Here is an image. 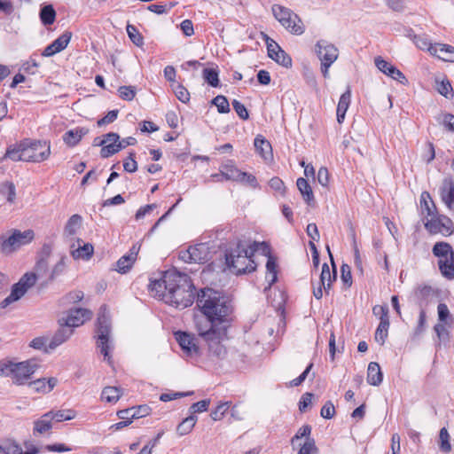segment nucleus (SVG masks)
<instances>
[{
	"label": "nucleus",
	"instance_id": "f257e3e1",
	"mask_svg": "<svg viewBox=\"0 0 454 454\" xmlns=\"http://www.w3.org/2000/svg\"><path fill=\"white\" fill-rule=\"evenodd\" d=\"M197 306L202 315L195 317L196 330L207 343L209 352L221 357L225 354L223 341L227 338L232 312L231 301L220 292L206 288L198 294Z\"/></svg>",
	"mask_w": 454,
	"mask_h": 454
},
{
	"label": "nucleus",
	"instance_id": "f03ea898",
	"mask_svg": "<svg viewBox=\"0 0 454 454\" xmlns=\"http://www.w3.org/2000/svg\"><path fill=\"white\" fill-rule=\"evenodd\" d=\"M262 250L263 254L269 253L268 246L262 242H253L247 244L240 241L237 244L236 248L226 254L225 261L228 268L235 274H242L251 272L255 270V263L253 256L255 252Z\"/></svg>",
	"mask_w": 454,
	"mask_h": 454
},
{
	"label": "nucleus",
	"instance_id": "7ed1b4c3",
	"mask_svg": "<svg viewBox=\"0 0 454 454\" xmlns=\"http://www.w3.org/2000/svg\"><path fill=\"white\" fill-rule=\"evenodd\" d=\"M168 293H167L168 304L183 309L193 303L195 298V286L187 274L174 271V275L168 277Z\"/></svg>",
	"mask_w": 454,
	"mask_h": 454
},
{
	"label": "nucleus",
	"instance_id": "20e7f679",
	"mask_svg": "<svg viewBox=\"0 0 454 454\" xmlns=\"http://www.w3.org/2000/svg\"><path fill=\"white\" fill-rule=\"evenodd\" d=\"M97 348L104 360L112 364V356L110 354L113 349V341L111 339V322L110 316L106 307L100 308L97 320Z\"/></svg>",
	"mask_w": 454,
	"mask_h": 454
},
{
	"label": "nucleus",
	"instance_id": "39448f33",
	"mask_svg": "<svg viewBox=\"0 0 454 454\" xmlns=\"http://www.w3.org/2000/svg\"><path fill=\"white\" fill-rule=\"evenodd\" d=\"M37 364L34 360L20 363L12 361H0V376H6L20 385L23 384L35 372Z\"/></svg>",
	"mask_w": 454,
	"mask_h": 454
},
{
	"label": "nucleus",
	"instance_id": "423d86ee",
	"mask_svg": "<svg viewBox=\"0 0 454 454\" xmlns=\"http://www.w3.org/2000/svg\"><path fill=\"white\" fill-rule=\"evenodd\" d=\"M35 238L33 230L21 231L12 229L0 235V252L4 254H11L21 247L29 244Z\"/></svg>",
	"mask_w": 454,
	"mask_h": 454
},
{
	"label": "nucleus",
	"instance_id": "0eeeda50",
	"mask_svg": "<svg viewBox=\"0 0 454 454\" xmlns=\"http://www.w3.org/2000/svg\"><path fill=\"white\" fill-rule=\"evenodd\" d=\"M274 18L291 34L301 35L305 31L301 18L292 10L280 4H274L271 7Z\"/></svg>",
	"mask_w": 454,
	"mask_h": 454
},
{
	"label": "nucleus",
	"instance_id": "6e6552de",
	"mask_svg": "<svg viewBox=\"0 0 454 454\" xmlns=\"http://www.w3.org/2000/svg\"><path fill=\"white\" fill-rule=\"evenodd\" d=\"M314 51L320 60V71L323 76L328 79L330 77L329 69L339 57L338 48L329 41L320 39L315 43Z\"/></svg>",
	"mask_w": 454,
	"mask_h": 454
},
{
	"label": "nucleus",
	"instance_id": "1a4fd4ad",
	"mask_svg": "<svg viewBox=\"0 0 454 454\" xmlns=\"http://www.w3.org/2000/svg\"><path fill=\"white\" fill-rule=\"evenodd\" d=\"M37 278V275L34 272L24 274L19 282L12 286L11 294L0 302V307L5 309L10 304L23 297L25 294L35 286Z\"/></svg>",
	"mask_w": 454,
	"mask_h": 454
},
{
	"label": "nucleus",
	"instance_id": "9d476101",
	"mask_svg": "<svg viewBox=\"0 0 454 454\" xmlns=\"http://www.w3.org/2000/svg\"><path fill=\"white\" fill-rule=\"evenodd\" d=\"M23 161L41 162L51 154L50 145L46 142H23Z\"/></svg>",
	"mask_w": 454,
	"mask_h": 454
},
{
	"label": "nucleus",
	"instance_id": "9b49d317",
	"mask_svg": "<svg viewBox=\"0 0 454 454\" xmlns=\"http://www.w3.org/2000/svg\"><path fill=\"white\" fill-rule=\"evenodd\" d=\"M425 228L431 234H442V236H450L454 231L452 221L446 215L438 214L425 222Z\"/></svg>",
	"mask_w": 454,
	"mask_h": 454
},
{
	"label": "nucleus",
	"instance_id": "f8f14e48",
	"mask_svg": "<svg viewBox=\"0 0 454 454\" xmlns=\"http://www.w3.org/2000/svg\"><path fill=\"white\" fill-rule=\"evenodd\" d=\"M209 254L208 245L201 243L190 247L187 250L181 251L179 257L182 261L188 263H204L209 260Z\"/></svg>",
	"mask_w": 454,
	"mask_h": 454
},
{
	"label": "nucleus",
	"instance_id": "ddd939ff",
	"mask_svg": "<svg viewBox=\"0 0 454 454\" xmlns=\"http://www.w3.org/2000/svg\"><path fill=\"white\" fill-rule=\"evenodd\" d=\"M76 417V412L73 410L51 411L43 414L35 426H51L55 423H61L71 420Z\"/></svg>",
	"mask_w": 454,
	"mask_h": 454
},
{
	"label": "nucleus",
	"instance_id": "4468645a",
	"mask_svg": "<svg viewBox=\"0 0 454 454\" xmlns=\"http://www.w3.org/2000/svg\"><path fill=\"white\" fill-rule=\"evenodd\" d=\"M150 411L151 409L147 405H140L120 411L117 414L121 421L114 424V426H129L136 419L146 417L150 414Z\"/></svg>",
	"mask_w": 454,
	"mask_h": 454
},
{
	"label": "nucleus",
	"instance_id": "2eb2a0df",
	"mask_svg": "<svg viewBox=\"0 0 454 454\" xmlns=\"http://www.w3.org/2000/svg\"><path fill=\"white\" fill-rule=\"evenodd\" d=\"M264 37L267 44L268 56L278 64L285 67H291V57L284 50H282L281 47L273 39L270 38L266 35H264Z\"/></svg>",
	"mask_w": 454,
	"mask_h": 454
},
{
	"label": "nucleus",
	"instance_id": "dca6fc26",
	"mask_svg": "<svg viewBox=\"0 0 454 454\" xmlns=\"http://www.w3.org/2000/svg\"><path fill=\"white\" fill-rule=\"evenodd\" d=\"M374 63L377 68L386 75L391 77L392 79L399 82L402 84H407L408 81L404 74L395 66L386 61L381 57H376L374 59Z\"/></svg>",
	"mask_w": 454,
	"mask_h": 454
},
{
	"label": "nucleus",
	"instance_id": "f3484780",
	"mask_svg": "<svg viewBox=\"0 0 454 454\" xmlns=\"http://www.w3.org/2000/svg\"><path fill=\"white\" fill-rule=\"evenodd\" d=\"M92 316V312L86 309H71L64 321V325L72 329V327H77L83 325L86 321L90 320Z\"/></svg>",
	"mask_w": 454,
	"mask_h": 454
},
{
	"label": "nucleus",
	"instance_id": "a211bd4d",
	"mask_svg": "<svg viewBox=\"0 0 454 454\" xmlns=\"http://www.w3.org/2000/svg\"><path fill=\"white\" fill-rule=\"evenodd\" d=\"M173 275L174 271H169L166 272L160 279L151 280L149 290L152 295L167 302L166 294L168 293V284L167 281L168 280V277Z\"/></svg>",
	"mask_w": 454,
	"mask_h": 454
},
{
	"label": "nucleus",
	"instance_id": "6ab92c4d",
	"mask_svg": "<svg viewBox=\"0 0 454 454\" xmlns=\"http://www.w3.org/2000/svg\"><path fill=\"white\" fill-rule=\"evenodd\" d=\"M176 339L185 355L192 356L199 354V347L194 336L184 332H178L176 333Z\"/></svg>",
	"mask_w": 454,
	"mask_h": 454
},
{
	"label": "nucleus",
	"instance_id": "aec40b11",
	"mask_svg": "<svg viewBox=\"0 0 454 454\" xmlns=\"http://www.w3.org/2000/svg\"><path fill=\"white\" fill-rule=\"evenodd\" d=\"M140 250L139 244H134L129 253L121 256L116 262L115 270L120 273L128 272L137 258V254Z\"/></svg>",
	"mask_w": 454,
	"mask_h": 454
},
{
	"label": "nucleus",
	"instance_id": "412c9836",
	"mask_svg": "<svg viewBox=\"0 0 454 454\" xmlns=\"http://www.w3.org/2000/svg\"><path fill=\"white\" fill-rule=\"evenodd\" d=\"M72 37L71 32H65L57 39H55L51 44H49L43 51L42 55L43 57H51L56 53H59L65 50Z\"/></svg>",
	"mask_w": 454,
	"mask_h": 454
},
{
	"label": "nucleus",
	"instance_id": "4be33fe9",
	"mask_svg": "<svg viewBox=\"0 0 454 454\" xmlns=\"http://www.w3.org/2000/svg\"><path fill=\"white\" fill-rule=\"evenodd\" d=\"M440 195L442 202L450 210H454V180L445 178L440 188Z\"/></svg>",
	"mask_w": 454,
	"mask_h": 454
},
{
	"label": "nucleus",
	"instance_id": "5701e85b",
	"mask_svg": "<svg viewBox=\"0 0 454 454\" xmlns=\"http://www.w3.org/2000/svg\"><path fill=\"white\" fill-rule=\"evenodd\" d=\"M431 55L443 61L454 62V47L449 44L435 43L431 50Z\"/></svg>",
	"mask_w": 454,
	"mask_h": 454
},
{
	"label": "nucleus",
	"instance_id": "b1692460",
	"mask_svg": "<svg viewBox=\"0 0 454 454\" xmlns=\"http://www.w3.org/2000/svg\"><path fill=\"white\" fill-rule=\"evenodd\" d=\"M419 206L423 215H427V217L435 216L437 209L434 202L433 201L431 195L427 192H423L419 198Z\"/></svg>",
	"mask_w": 454,
	"mask_h": 454
},
{
	"label": "nucleus",
	"instance_id": "393cba45",
	"mask_svg": "<svg viewBox=\"0 0 454 454\" xmlns=\"http://www.w3.org/2000/svg\"><path fill=\"white\" fill-rule=\"evenodd\" d=\"M441 274L447 279H454V254L438 259Z\"/></svg>",
	"mask_w": 454,
	"mask_h": 454
},
{
	"label": "nucleus",
	"instance_id": "a878e982",
	"mask_svg": "<svg viewBox=\"0 0 454 454\" xmlns=\"http://www.w3.org/2000/svg\"><path fill=\"white\" fill-rule=\"evenodd\" d=\"M351 98V91L350 89L348 90L340 96L338 106H337V121L340 124L345 120V114L348 111L350 104Z\"/></svg>",
	"mask_w": 454,
	"mask_h": 454
},
{
	"label": "nucleus",
	"instance_id": "bb28decb",
	"mask_svg": "<svg viewBox=\"0 0 454 454\" xmlns=\"http://www.w3.org/2000/svg\"><path fill=\"white\" fill-rule=\"evenodd\" d=\"M38 450L35 445H31L29 451L23 453L21 448L12 441H6L0 444V453L4 454H36Z\"/></svg>",
	"mask_w": 454,
	"mask_h": 454
},
{
	"label": "nucleus",
	"instance_id": "cd10ccee",
	"mask_svg": "<svg viewBox=\"0 0 454 454\" xmlns=\"http://www.w3.org/2000/svg\"><path fill=\"white\" fill-rule=\"evenodd\" d=\"M333 266L334 267V263L332 261ZM336 270L333 268V273L330 271V268L327 263H324L322 265V270L320 274V281L319 284L322 285L325 293H328V290L331 288L332 282L336 279Z\"/></svg>",
	"mask_w": 454,
	"mask_h": 454
},
{
	"label": "nucleus",
	"instance_id": "c85d7f7f",
	"mask_svg": "<svg viewBox=\"0 0 454 454\" xmlns=\"http://www.w3.org/2000/svg\"><path fill=\"white\" fill-rule=\"evenodd\" d=\"M89 132L85 128H76L67 131L63 136V140L69 146L76 145L82 138Z\"/></svg>",
	"mask_w": 454,
	"mask_h": 454
},
{
	"label": "nucleus",
	"instance_id": "c756f323",
	"mask_svg": "<svg viewBox=\"0 0 454 454\" xmlns=\"http://www.w3.org/2000/svg\"><path fill=\"white\" fill-rule=\"evenodd\" d=\"M254 147L265 160H270L272 159L271 145L266 139L263 138L262 136L258 135L254 138Z\"/></svg>",
	"mask_w": 454,
	"mask_h": 454
},
{
	"label": "nucleus",
	"instance_id": "7c9ffc66",
	"mask_svg": "<svg viewBox=\"0 0 454 454\" xmlns=\"http://www.w3.org/2000/svg\"><path fill=\"white\" fill-rule=\"evenodd\" d=\"M221 173L225 180L237 182L240 177L242 171L239 169L231 160L221 165Z\"/></svg>",
	"mask_w": 454,
	"mask_h": 454
},
{
	"label": "nucleus",
	"instance_id": "2f4dec72",
	"mask_svg": "<svg viewBox=\"0 0 454 454\" xmlns=\"http://www.w3.org/2000/svg\"><path fill=\"white\" fill-rule=\"evenodd\" d=\"M383 380L380 364L376 362H371L367 369V381L370 385L379 386Z\"/></svg>",
	"mask_w": 454,
	"mask_h": 454
},
{
	"label": "nucleus",
	"instance_id": "473e14b6",
	"mask_svg": "<svg viewBox=\"0 0 454 454\" xmlns=\"http://www.w3.org/2000/svg\"><path fill=\"white\" fill-rule=\"evenodd\" d=\"M82 218L79 215H73L67 222L64 228V235L67 237L74 236L81 228Z\"/></svg>",
	"mask_w": 454,
	"mask_h": 454
},
{
	"label": "nucleus",
	"instance_id": "72a5a7b5",
	"mask_svg": "<svg viewBox=\"0 0 454 454\" xmlns=\"http://www.w3.org/2000/svg\"><path fill=\"white\" fill-rule=\"evenodd\" d=\"M122 395V389L118 387H106L101 393V399L106 403H116Z\"/></svg>",
	"mask_w": 454,
	"mask_h": 454
},
{
	"label": "nucleus",
	"instance_id": "f704fd0d",
	"mask_svg": "<svg viewBox=\"0 0 454 454\" xmlns=\"http://www.w3.org/2000/svg\"><path fill=\"white\" fill-rule=\"evenodd\" d=\"M438 323L447 325L449 326L454 325V317L451 315L448 306L445 303H440L437 306Z\"/></svg>",
	"mask_w": 454,
	"mask_h": 454
},
{
	"label": "nucleus",
	"instance_id": "c9c22d12",
	"mask_svg": "<svg viewBox=\"0 0 454 454\" xmlns=\"http://www.w3.org/2000/svg\"><path fill=\"white\" fill-rule=\"evenodd\" d=\"M77 242L81 243V240L78 239ZM93 246L90 243H86L82 246L79 244V247L76 249H73L71 254L74 259H90L93 254Z\"/></svg>",
	"mask_w": 454,
	"mask_h": 454
},
{
	"label": "nucleus",
	"instance_id": "e433bc0d",
	"mask_svg": "<svg viewBox=\"0 0 454 454\" xmlns=\"http://www.w3.org/2000/svg\"><path fill=\"white\" fill-rule=\"evenodd\" d=\"M57 383L58 380L56 378H50L47 380L45 379H40L34 381L31 387L36 391L49 393L54 388Z\"/></svg>",
	"mask_w": 454,
	"mask_h": 454
},
{
	"label": "nucleus",
	"instance_id": "4c0bfd02",
	"mask_svg": "<svg viewBox=\"0 0 454 454\" xmlns=\"http://www.w3.org/2000/svg\"><path fill=\"white\" fill-rule=\"evenodd\" d=\"M73 334V330L68 326L61 327L53 336L50 348H53L65 342Z\"/></svg>",
	"mask_w": 454,
	"mask_h": 454
},
{
	"label": "nucleus",
	"instance_id": "58836bf2",
	"mask_svg": "<svg viewBox=\"0 0 454 454\" xmlns=\"http://www.w3.org/2000/svg\"><path fill=\"white\" fill-rule=\"evenodd\" d=\"M16 198L15 185L12 183H4L0 187V200L12 204Z\"/></svg>",
	"mask_w": 454,
	"mask_h": 454
},
{
	"label": "nucleus",
	"instance_id": "ea45409f",
	"mask_svg": "<svg viewBox=\"0 0 454 454\" xmlns=\"http://www.w3.org/2000/svg\"><path fill=\"white\" fill-rule=\"evenodd\" d=\"M434 256L438 259L454 254L451 246L447 242H436L432 249Z\"/></svg>",
	"mask_w": 454,
	"mask_h": 454
},
{
	"label": "nucleus",
	"instance_id": "a19ab883",
	"mask_svg": "<svg viewBox=\"0 0 454 454\" xmlns=\"http://www.w3.org/2000/svg\"><path fill=\"white\" fill-rule=\"evenodd\" d=\"M389 319H382L375 332V340L380 344L383 345L388 335Z\"/></svg>",
	"mask_w": 454,
	"mask_h": 454
},
{
	"label": "nucleus",
	"instance_id": "79ce46f5",
	"mask_svg": "<svg viewBox=\"0 0 454 454\" xmlns=\"http://www.w3.org/2000/svg\"><path fill=\"white\" fill-rule=\"evenodd\" d=\"M266 276L265 278L269 284V287H270L277 281V263L275 259L272 256L268 257V261L266 263Z\"/></svg>",
	"mask_w": 454,
	"mask_h": 454
},
{
	"label": "nucleus",
	"instance_id": "37998d69",
	"mask_svg": "<svg viewBox=\"0 0 454 454\" xmlns=\"http://www.w3.org/2000/svg\"><path fill=\"white\" fill-rule=\"evenodd\" d=\"M296 184L306 202L309 203L314 200L312 189L305 178H298Z\"/></svg>",
	"mask_w": 454,
	"mask_h": 454
},
{
	"label": "nucleus",
	"instance_id": "c03bdc74",
	"mask_svg": "<svg viewBox=\"0 0 454 454\" xmlns=\"http://www.w3.org/2000/svg\"><path fill=\"white\" fill-rule=\"evenodd\" d=\"M452 327L453 326H449L447 325H443V324H440V323H437L434 326V331L437 336L439 344L441 342H447L450 340V330Z\"/></svg>",
	"mask_w": 454,
	"mask_h": 454
},
{
	"label": "nucleus",
	"instance_id": "a18cd8bd",
	"mask_svg": "<svg viewBox=\"0 0 454 454\" xmlns=\"http://www.w3.org/2000/svg\"><path fill=\"white\" fill-rule=\"evenodd\" d=\"M68 258L66 255H61L57 263L53 266L50 276L49 280H53L59 276H60L66 270L67 265Z\"/></svg>",
	"mask_w": 454,
	"mask_h": 454
},
{
	"label": "nucleus",
	"instance_id": "49530a36",
	"mask_svg": "<svg viewBox=\"0 0 454 454\" xmlns=\"http://www.w3.org/2000/svg\"><path fill=\"white\" fill-rule=\"evenodd\" d=\"M40 18L44 25H51L56 19V12L52 5L44 6L40 12Z\"/></svg>",
	"mask_w": 454,
	"mask_h": 454
},
{
	"label": "nucleus",
	"instance_id": "de8ad7c7",
	"mask_svg": "<svg viewBox=\"0 0 454 454\" xmlns=\"http://www.w3.org/2000/svg\"><path fill=\"white\" fill-rule=\"evenodd\" d=\"M439 447L442 452L448 453L451 450L450 435L446 427H442L439 434Z\"/></svg>",
	"mask_w": 454,
	"mask_h": 454
},
{
	"label": "nucleus",
	"instance_id": "09e8293b",
	"mask_svg": "<svg viewBox=\"0 0 454 454\" xmlns=\"http://www.w3.org/2000/svg\"><path fill=\"white\" fill-rule=\"evenodd\" d=\"M409 36L419 49L427 51L431 53V50L434 48V44H432L426 35H409Z\"/></svg>",
	"mask_w": 454,
	"mask_h": 454
},
{
	"label": "nucleus",
	"instance_id": "8fccbe9b",
	"mask_svg": "<svg viewBox=\"0 0 454 454\" xmlns=\"http://www.w3.org/2000/svg\"><path fill=\"white\" fill-rule=\"evenodd\" d=\"M204 80L212 87L219 86L218 72L214 68H205L203 70Z\"/></svg>",
	"mask_w": 454,
	"mask_h": 454
},
{
	"label": "nucleus",
	"instance_id": "3c124183",
	"mask_svg": "<svg viewBox=\"0 0 454 454\" xmlns=\"http://www.w3.org/2000/svg\"><path fill=\"white\" fill-rule=\"evenodd\" d=\"M126 30L129 39L134 44L137 46H142L144 44V38L135 26L128 25Z\"/></svg>",
	"mask_w": 454,
	"mask_h": 454
},
{
	"label": "nucleus",
	"instance_id": "603ef678",
	"mask_svg": "<svg viewBox=\"0 0 454 454\" xmlns=\"http://www.w3.org/2000/svg\"><path fill=\"white\" fill-rule=\"evenodd\" d=\"M212 104L217 107V111L220 114H227L231 111L229 101L224 96H216L213 98Z\"/></svg>",
	"mask_w": 454,
	"mask_h": 454
},
{
	"label": "nucleus",
	"instance_id": "864d4df0",
	"mask_svg": "<svg viewBox=\"0 0 454 454\" xmlns=\"http://www.w3.org/2000/svg\"><path fill=\"white\" fill-rule=\"evenodd\" d=\"M101 157L108 158L109 156L118 153L120 150L126 147V145H122L121 142L118 143V145H101Z\"/></svg>",
	"mask_w": 454,
	"mask_h": 454
},
{
	"label": "nucleus",
	"instance_id": "5fc2aeb1",
	"mask_svg": "<svg viewBox=\"0 0 454 454\" xmlns=\"http://www.w3.org/2000/svg\"><path fill=\"white\" fill-rule=\"evenodd\" d=\"M427 327V314L424 309H421L419 316L418 325L413 330V338L419 337L426 330Z\"/></svg>",
	"mask_w": 454,
	"mask_h": 454
},
{
	"label": "nucleus",
	"instance_id": "6e6d98bb",
	"mask_svg": "<svg viewBox=\"0 0 454 454\" xmlns=\"http://www.w3.org/2000/svg\"><path fill=\"white\" fill-rule=\"evenodd\" d=\"M310 427H301L292 438V445H301V442L311 440L309 438Z\"/></svg>",
	"mask_w": 454,
	"mask_h": 454
},
{
	"label": "nucleus",
	"instance_id": "4d7b16f0",
	"mask_svg": "<svg viewBox=\"0 0 454 454\" xmlns=\"http://www.w3.org/2000/svg\"><path fill=\"white\" fill-rule=\"evenodd\" d=\"M438 122L450 131H454V115L449 113H442L437 117Z\"/></svg>",
	"mask_w": 454,
	"mask_h": 454
},
{
	"label": "nucleus",
	"instance_id": "13d9d810",
	"mask_svg": "<svg viewBox=\"0 0 454 454\" xmlns=\"http://www.w3.org/2000/svg\"><path fill=\"white\" fill-rule=\"evenodd\" d=\"M5 158L11 159L13 161H23V147L22 144H20L12 148L7 150Z\"/></svg>",
	"mask_w": 454,
	"mask_h": 454
},
{
	"label": "nucleus",
	"instance_id": "bf43d9fd",
	"mask_svg": "<svg viewBox=\"0 0 454 454\" xmlns=\"http://www.w3.org/2000/svg\"><path fill=\"white\" fill-rule=\"evenodd\" d=\"M294 448H299L298 454H316L317 448L313 439L301 442V445H293Z\"/></svg>",
	"mask_w": 454,
	"mask_h": 454
},
{
	"label": "nucleus",
	"instance_id": "052dcab7",
	"mask_svg": "<svg viewBox=\"0 0 454 454\" xmlns=\"http://www.w3.org/2000/svg\"><path fill=\"white\" fill-rule=\"evenodd\" d=\"M231 406V403H222L216 406V408L211 412L210 416L213 421H219L222 419L223 415L228 411Z\"/></svg>",
	"mask_w": 454,
	"mask_h": 454
},
{
	"label": "nucleus",
	"instance_id": "680f3d73",
	"mask_svg": "<svg viewBox=\"0 0 454 454\" xmlns=\"http://www.w3.org/2000/svg\"><path fill=\"white\" fill-rule=\"evenodd\" d=\"M173 91L176 97L183 103H187L190 100V93L182 84L176 83L172 85Z\"/></svg>",
	"mask_w": 454,
	"mask_h": 454
},
{
	"label": "nucleus",
	"instance_id": "e2e57ef3",
	"mask_svg": "<svg viewBox=\"0 0 454 454\" xmlns=\"http://www.w3.org/2000/svg\"><path fill=\"white\" fill-rule=\"evenodd\" d=\"M119 96L121 99L131 101L135 98L137 91L133 86H121L118 89Z\"/></svg>",
	"mask_w": 454,
	"mask_h": 454
},
{
	"label": "nucleus",
	"instance_id": "0e129e2a",
	"mask_svg": "<svg viewBox=\"0 0 454 454\" xmlns=\"http://www.w3.org/2000/svg\"><path fill=\"white\" fill-rule=\"evenodd\" d=\"M237 182L244 184H247V185H249L252 188H257L258 187V183H257L256 177L254 175L249 174L247 172H243L242 171L241 176L238 179Z\"/></svg>",
	"mask_w": 454,
	"mask_h": 454
},
{
	"label": "nucleus",
	"instance_id": "69168bd1",
	"mask_svg": "<svg viewBox=\"0 0 454 454\" xmlns=\"http://www.w3.org/2000/svg\"><path fill=\"white\" fill-rule=\"evenodd\" d=\"M436 89L437 91L446 98H450L452 96V87L447 80L438 82Z\"/></svg>",
	"mask_w": 454,
	"mask_h": 454
},
{
	"label": "nucleus",
	"instance_id": "338daca9",
	"mask_svg": "<svg viewBox=\"0 0 454 454\" xmlns=\"http://www.w3.org/2000/svg\"><path fill=\"white\" fill-rule=\"evenodd\" d=\"M231 104H232L233 109L235 110V112L237 113V114L239 116L240 119H242V120L248 119V117H249L248 112H247L246 106L242 103H240L237 99H234Z\"/></svg>",
	"mask_w": 454,
	"mask_h": 454
},
{
	"label": "nucleus",
	"instance_id": "774afa93",
	"mask_svg": "<svg viewBox=\"0 0 454 454\" xmlns=\"http://www.w3.org/2000/svg\"><path fill=\"white\" fill-rule=\"evenodd\" d=\"M135 153H130L129 157L123 162V168L125 171L134 173L137 169V163L134 159Z\"/></svg>",
	"mask_w": 454,
	"mask_h": 454
}]
</instances>
